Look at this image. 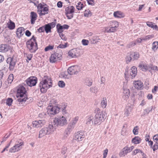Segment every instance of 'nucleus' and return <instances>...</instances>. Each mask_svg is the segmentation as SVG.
Instances as JSON below:
<instances>
[{"instance_id":"nucleus-1","label":"nucleus","mask_w":158,"mask_h":158,"mask_svg":"<svg viewBox=\"0 0 158 158\" xmlns=\"http://www.w3.org/2000/svg\"><path fill=\"white\" fill-rule=\"evenodd\" d=\"M94 113L95 114V116L93 118L94 122L95 124H100L103 122L106 116L105 112L103 111H101L98 108H96L94 110Z\"/></svg>"},{"instance_id":"nucleus-2","label":"nucleus","mask_w":158,"mask_h":158,"mask_svg":"<svg viewBox=\"0 0 158 158\" xmlns=\"http://www.w3.org/2000/svg\"><path fill=\"white\" fill-rule=\"evenodd\" d=\"M52 85V82L51 78L47 76H44L39 84L40 91L42 93L46 92L47 90L51 87Z\"/></svg>"},{"instance_id":"nucleus-3","label":"nucleus","mask_w":158,"mask_h":158,"mask_svg":"<svg viewBox=\"0 0 158 158\" xmlns=\"http://www.w3.org/2000/svg\"><path fill=\"white\" fill-rule=\"evenodd\" d=\"M56 103L54 99H52L50 102L49 106H48V112L50 114L54 115L58 113L60 109L62 110H65L66 105L64 104L62 107H60L58 106H54L52 103Z\"/></svg>"},{"instance_id":"nucleus-4","label":"nucleus","mask_w":158,"mask_h":158,"mask_svg":"<svg viewBox=\"0 0 158 158\" xmlns=\"http://www.w3.org/2000/svg\"><path fill=\"white\" fill-rule=\"evenodd\" d=\"M26 90L25 88L22 85H20L17 87V97L19 98L17 100L20 103L25 102L27 99L26 98Z\"/></svg>"},{"instance_id":"nucleus-5","label":"nucleus","mask_w":158,"mask_h":158,"mask_svg":"<svg viewBox=\"0 0 158 158\" xmlns=\"http://www.w3.org/2000/svg\"><path fill=\"white\" fill-rule=\"evenodd\" d=\"M65 116H62L58 118H55L53 123H51L53 127H55V130L58 126H63L67 125L68 123L66 117Z\"/></svg>"},{"instance_id":"nucleus-6","label":"nucleus","mask_w":158,"mask_h":158,"mask_svg":"<svg viewBox=\"0 0 158 158\" xmlns=\"http://www.w3.org/2000/svg\"><path fill=\"white\" fill-rule=\"evenodd\" d=\"M26 44L27 48L31 52H35L38 49L36 37L34 36L27 41Z\"/></svg>"},{"instance_id":"nucleus-7","label":"nucleus","mask_w":158,"mask_h":158,"mask_svg":"<svg viewBox=\"0 0 158 158\" xmlns=\"http://www.w3.org/2000/svg\"><path fill=\"white\" fill-rule=\"evenodd\" d=\"M52 125L50 123L47 127H44L40 131L39 138H42L45 135H48L54 131L55 130V127H53Z\"/></svg>"},{"instance_id":"nucleus-8","label":"nucleus","mask_w":158,"mask_h":158,"mask_svg":"<svg viewBox=\"0 0 158 158\" xmlns=\"http://www.w3.org/2000/svg\"><path fill=\"white\" fill-rule=\"evenodd\" d=\"M62 52L61 51L57 52L52 54L50 57V61L51 63H54L61 60Z\"/></svg>"},{"instance_id":"nucleus-9","label":"nucleus","mask_w":158,"mask_h":158,"mask_svg":"<svg viewBox=\"0 0 158 158\" xmlns=\"http://www.w3.org/2000/svg\"><path fill=\"white\" fill-rule=\"evenodd\" d=\"M37 12L40 16L48 13V8L46 5L39 4L37 6Z\"/></svg>"},{"instance_id":"nucleus-10","label":"nucleus","mask_w":158,"mask_h":158,"mask_svg":"<svg viewBox=\"0 0 158 158\" xmlns=\"http://www.w3.org/2000/svg\"><path fill=\"white\" fill-rule=\"evenodd\" d=\"M80 67L78 66H73L69 68L67 71L69 75H76L80 71Z\"/></svg>"},{"instance_id":"nucleus-11","label":"nucleus","mask_w":158,"mask_h":158,"mask_svg":"<svg viewBox=\"0 0 158 158\" xmlns=\"http://www.w3.org/2000/svg\"><path fill=\"white\" fill-rule=\"evenodd\" d=\"M37 79L35 77H31L26 80L27 84L30 87L35 86L37 83Z\"/></svg>"},{"instance_id":"nucleus-12","label":"nucleus","mask_w":158,"mask_h":158,"mask_svg":"<svg viewBox=\"0 0 158 158\" xmlns=\"http://www.w3.org/2000/svg\"><path fill=\"white\" fill-rule=\"evenodd\" d=\"M23 145V143L22 142L18 143L15 144L14 146L10 148L9 150V152L12 153L18 152L22 148L21 146Z\"/></svg>"},{"instance_id":"nucleus-13","label":"nucleus","mask_w":158,"mask_h":158,"mask_svg":"<svg viewBox=\"0 0 158 158\" xmlns=\"http://www.w3.org/2000/svg\"><path fill=\"white\" fill-rule=\"evenodd\" d=\"M74 8L73 6H69L66 8L65 13L68 19H71L73 17V13L74 11Z\"/></svg>"},{"instance_id":"nucleus-14","label":"nucleus","mask_w":158,"mask_h":158,"mask_svg":"<svg viewBox=\"0 0 158 158\" xmlns=\"http://www.w3.org/2000/svg\"><path fill=\"white\" fill-rule=\"evenodd\" d=\"M6 62L10 65L9 68L10 70H13L15 67L16 63L15 58L14 57H9L7 59Z\"/></svg>"},{"instance_id":"nucleus-15","label":"nucleus","mask_w":158,"mask_h":158,"mask_svg":"<svg viewBox=\"0 0 158 158\" xmlns=\"http://www.w3.org/2000/svg\"><path fill=\"white\" fill-rule=\"evenodd\" d=\"M46 122L44 120H40L35 121L33 122L32 125L34 127L38 128L43 126L45 123Z\"/></svg>"},{"instance_id":"nucleus-16","label":"nucleus","mask_w":158,"mask_h":158,"mask_svg":"<svg viewBox=\"0 0 158 158\" xmlns=\"http://www.w3.org/2000/svg\"><path fill=\"white\" fill-rule=\"evenodd\" d=\"M85 137L84 133L81 131L77 132L75 134V139L79 141L83 140Z\"/></svg>"},{"instance_id":"nucleus-17","label":"nucleus","mask_w":158,"mask_h":158,"mask_svg":"<svg viewBox=\"0 0 158 158\" xmlns=\"http://www.w3.org/2000/svg\"><path fill=\"white\" fill-rule=\"evenodd\" d=\"M130 90L129 89L126 88L123 89V98L127 100L129 98L130 95Z\"/></svg>"},{"instance_id":"nucleus-18","label":"nucleus","mask_w":158,"mask_h":158,"mask_svg":"<svg viewBox=\"0 0 158 158\" xmlns=\"http://www.w3.org/2000/svg\"><path fill=\"white\" fill-rule=\"evenodd\" d=\"M30 16L31 23V24H34L36 20L37 15L36 13L32 11L31 12Z\"/></svg>"},{"instance_id":"nucleus-19","label":"nucleus","mask_w":158,"mask_h":158,"mask_svg":"<svg viewBox=\"0 0 158 158\" xmlns=\"http://www.w3.org/2000/svg\"><path fill=\"white\" fill-rule=\"evenodd\" d=\"M24 30L23 27H19L17 29L16 34L18 38H20L23 35L24 33Z\"/></svg>"},{"instance_id":"nucleus-20","label":"nucleus","mask_w":158,"mask_h":158,"mask_svg":"<svg viewBox=\"0 0 158 158\" xmlns=\"http://www.w3.org/2000/svg\"><path fill=\"white\" fill-rule=\"evenodd\" d=\"M130 152L129 151L128 147L126 146L121 150L119 154V155L120 156H123L126 155L127 153Z\"/></svg>"},{"instance_id":"nucleus-21","label":"nucleus","mask_w":158,"mask_h":158,"mask_svg":"<svg viewBox=\"0 0 158 158\" xmlns=\"http://www.w3.org/2000/svg\"><path fill=\"white\" fill-rule=\"evenodd\" d=\"M9 46L6 44H2L0 45V52H5L9 49Z\"/></svg>"},{"instance_id":"nucleus-22","label":"nucleus","mask_w":158,"mask_h":158,"mask_svg":"<svg viewBox=\"0 0 158 158\" xmlns=\"http://www.w3.org/2000/svg\"><path fill=\"white\" fill-rule=\"evenodd\" d=\"M134 84L135 88L138 89H141L143 86V83L139 80L134 81Z\"/></svg>"},{"instance_id":"nucleus-23","label":"nucleus","mask_w":158,"mask_h":158,"mask_svg":"<svg viewBox=\"0 0 158 158\" xmlns=\"http://www.w3.org/2000/svg\"><path fill=\"white\" fill-rule=\"evenodd\" d=\"M132 110V107L129 106H127L126 107V109L125 110L124 114L126 117H128L130 116L131 114Z\"/></svg>"},{"instance_id":"nucleus-24","label":"nucleus","mask_w":158,"mask_h":158,"mask_svg":"<svg viewBox=\"0 0 158 158\" xmlns=\"http://www.w3.org/2000/svg\"><path fill=\"white\" fill-rule=\"evenodd\" d=\"M137 73V69L134 66H133L131 69L130 76L132 78H134L136 76Z\"/></svg>"},{"instance_id":"nucleus-25","label":"nucleus","mask_w":158,"mask_h":158,"mask_svg":"<svg viewBox=\"0 0 158 158\" xmlns=\"http://www.w3.org/2000/svg\"><path fill=\"white\" fill-rule=\"evenodd\" d=\"M77 50L75 49H72L68 52L69 56L72 58L76 57L77 56L76 54Z\"/></svg>"},{"instance_id":"nucleus-26","label":"nucleus","mask_w":158,"mask_h":158,"mask_svg":"<svg viewBox=\"0 0 158 158\" xmlns=\"http://www.w3.org/2000/svg\"><path fill=\"white\" fill-rule=\"evenodd\" d=\"M139 67L143 71H146L148 69L147 65L144 64L143 62H141L139 63Z\"/></svg>"},{"instance_id":"nucleus-27","label":"nucleus","mask_w":158,"mask_h":158,"mask_svg":"<svg viewBox=\"0 0 158 158\" xmlns=\"http://www.w3.org/2000/svg\"><path fill=\"white\" fill-rule=\"evenodd\" d=\"M141 141V139L139 136H135L132 140V142L135 144L140 143Z\"/></svg>"},{"instance_id":"nucleus-28","label":"nucleus","mask_w":158,"mask_h":158,"mask_svg":"<svg viewBox=\"0 0 158 158\" xmlns=\"http://www.w3.org/2000/svg\"><path fill=\"white\" fill-rule=\"evenodd\" d=\"M7 25L8 27L10 30L13 29L15 27V23L10 20L9 22L7 23Z\"/></svg>"},{"instance_id":"nucleus-29","label":"nucleus","mask_w":158,"mask_h":158,"mask_svg":"<svg viewBox=\"0 0 158 158\" xmlns=\"http://www.w3.org/2000/svg\"><path fill=\"white\" fill-rule=\"evenodd\" d=\"M158 48V42H154L152 44V50L154 51H156Z\"/></svg>"},{"instance_id":"nucleus-30","label":"nucleus","mask_w":158,"mask_h":158,"mask_svg":"<svg viewBox=\"0 0 158 158\" xmlns=\"http://www.w3.org/2000/svg\"><path fill=\"white\" fill-rule=\"evenodd\" d=\"M114 15L115 17L120 18L123 17V15L122 13L119 11L114 12Z\"/></svg>"},{"instance_id":"nucleus-31","label":"nucleus","mask_w":158,"mask_h":158,"mask_svg":"<svg viewBox=\"0 0 158 158\" xmlns=\"http://www.w3.org/2000/svg\"><path fill=\"white\" fill-rule=\"evenodd\" d=\"M93 118H94L92 116L88 117L86 120V123L87 125H89L91 123H94V122L92 123V121H93Z\"/></svg>"},{"instance_id":"nucleus-32","label":"nucleus","mask_w":158,"mask_h":158,"mask_svg":"<svg viewBox=\"0 0 158 158\" xmlns=\"http://www.w3.org/2000/svg\"><path fill=\"white\" fill-rule=\"evenodd\" d=\"M131 55L132 56L133 60H137L139 57V54L137 52H133L131 53Z\"/></svg>"},{"instance_id":"nucleus-33","label":"nucleus","mask_w":158,"mask_h":158,"mask_svg":"<svg viewBox=\"0 0 158 158\" xmlns=\"http://www.w3.org/2000/svg\"><path fill=\"white\" fill-rule=\"evenodd\" d=\"M107 101L106 98H103L101 102V106L102 108H105L107 105Z\"/></svg>"},{"instance_id":"nucleus-34","label":"nucleus","mask_w":158,"mask_h":158,"mask_svg":"<svg viewBox=\"0 0 158 158\" xmlns=\"http://www.w3.org/2000/svg\"><path fill=\"white\" fill-rule=\"evenodd\" d=\"M110 26L115 28H117L119 26V24L118 22L114 21L110 23Z\"/></svg>"},{"instance_id":"nucleus-35","label":"nucleus","mask_w":158,"mask_h":158,"mask_svg":"<svg viewBox=\"0 0 158 158\" xmlns=\"http://www.w3.org/2000/svg\"><path fill=\"white\" fill-rule=\"evenodd\" d=\"M44 30L46 33H48L51 31V28L49 24H47L44 26Z\"/></svg>"},{"instance_id":"nucleus-36","label":"nucleus","mask_w":158,"mask_h":158,"mask_svg":"<svg viewBox=\"0 0 158 158\" xmlns=\"http://www.w3.org/2000/svg\"><path fill=\"white\" fill-rule=\"evenodd\" d=\"M57 31L59 33H62L63 31V29L62 25L59 24H58L56 25Z\"/></svg>"},{"instance_id":"nucleus-37","label":"nucleus","mask_w":158,"mask_h":158,"mask_svg":"<svg viewBox=\"0 0 158 158\" xmlns=\"http://www.w3.org/2000/svg\"><path fill=\"white\" fill-rule=\"evenodd\" d=\"M154 35H147L143 37V41H146L147 40H149L152 39V38L154 37Z\"/></svg>"},{"instance_id":"nucleus-38","label":"nucleus","mask_w":158,"mask_h":158,"mask_svg":"<svg viewBox=\"0 0 158 158\" xmlns=\"http://www.w3.org/2000/svg\"><path fill=\"white\" fill-rule=\"evenodd\" d=\"M92 80L91 79H85V85L89 86H91L92 84Z\"/></svg>"},{"instance_id":"nucleus-39","label":"nucleus","mask_w":158,"mask_h":158,"mask_svg":"<svg viewBox=\"0 0 158 158\" xmlns=\"http://www.w3.org/2000/svg\"><path fill=\"white\" fill-rule=\"evenodd\" d=\"M84 6V5L81 2H79L76 5L77 8L79 10L82 9Z\"/></svg>"},{"instance_id":"nucleus-40","label":"nucleus","mask_w":158,"mask_h":158,"mask_svg":"<svg viewBox=\"0 0 158 158\" xmlns=\"http://www.w3.org/2000/svg\"><path fill=\"white\" fill-rule=\"evenodd\" d=\"M90 91L92 93H96L98 92V89L97 87L93 86L90 88Z\"/></svg>"},{"instance_id":"nucleus-41","label":"nucleus","mask_w":158,"mask_h":158,"mask_svg":"<svg viewBox=\"0 0 158 158\" xmlns=\"http://www.w3.org/2000/svg\"><path fill=\"white\" fill-rule=\"evenodd\" d=\"M71 132V131L66 129L65 130L64 133V139H66L67 137L69 135V134H70Z\"/></svg>"},{"instance_id":"nucleus-42","label":"nucleus","mask_w":158,"mask_h":158,"mask_svg":"<svg viewBox=\"0 0 158 158\" xmlns=\"http://www.w3.org/2000/svg\"><path fill=\"white\" fill-rule=\"evenodd\" d=\"M14 77L13 74H10L7 79V81L9 83H11L13 80Z\"/></svg>"},{"instance_id":"nucleus-43","label":"nucleus","mask_w":158,"mask_h":158,"mask_svg":"<svg viewBox=\"0 0 158 158\" xmlns=\"http://www.w3.org/2000/svg\"><path fill=\"white\" fill-rule=\"evenodd\" d=\"M92 15V13L89 10H85L84 13V16L85 17H89Z\"/></svg>"},{"instance_id":"nucleus-44","label":"nucleus","mask_w":158,"mask_h":158,"mask_svg":"<svg viewBox=\"0 0 158 158\" xmlns=\"http://www.w3.org/2000/svg\"><path fill=\"white\" fill-rule=\"evenodd\" d=\"M78 120V117H76L71 120V122L75 126Z\"/></svg>"},{"instance_id":"nucleus-45","label":"nucleus","mask_w":158,"mask_h":158,"mask_svg":"<svg viewBox=\"0 0 158 158\" xmlns=\"http://www.w3.org/2000/svg\"><path fill=\"white\" fill-rule=\"evenodd\" d=\"M13 99L11 98H8L7 99L6 101V104L9 106L11 105L13 102Z\"/></svg>"},{"instance_id":"nucleus-46","label":"nucleus","mask_w":158,"mask_h":158,"mask_svg":"<svg viewBox=\"0 0 158 158\" xmlns=\"http://www.w3.org/2000/svg\"><path fill=\"white\" fill-rule=\"evenodd\" d=\"M132 57L131 55V54H128L126 58V61L127 62H129L132 59Z\"/></svg>"},{"instance_id":"nucleus-47","label":"nucleus","mask_w":158,"mask_h":158,"mask_svg":"<svg viewBox=\"0 0 158 158\" xmlns=\"http://www.w3.org/2000/svg\"><path fill=\"white\" fill-rule=\"evenodd\" d=\"M152 107H149L147 108L144 110V114H148V113L152 110Z\"/></svg>"},{"instance_id":"nucleus-48","label":"nucleus","mask_w":158,"mask_h":158,"mask_svg":"<svg viewBox=\"0 0 158 158\" xmlns=\"http://www.w3.org/2000/svg\"><path fill=\"white\" fill-rule=\"evenodd\" d=\"M67 43H65L64 44H60L58 46L57 48H64L67 47Z\"/></svg>"},{"instance_id":"nucleus-49","label":"nucleus","mask_w":158,"mask_h":158,"mask_svg":"<svg viewBox=\"0 0 158 158\" xmlns=\"http://www.w3.org/2000/svg\"><path fill=\"white\" fill-rule=\"evenodd\" d=\"M58 84L59 86L61 88L64 87L65 86V84L64 81H59L58 82Z\"/></svg>"},{"instance_id":"nucleus-50","label":"nucleus","mask_w":158,"mask_h":158,"mask_svg":"<svg viewBox=\"0 0 158 158\" xmlns=\"http://www.w3.org/2000/svg\"><path fill=\"white\" fill-rule=\"evenodd\" d=\"M54 47V46L53 45H48V46L46 47L45 48V51H48L49 50H52L53 49Z\"/></svg>"},{"instance_id":"nucleus-51","label":"nucleus","mask_w":158,"mask_h":158,"mask_svg":"<svg viewBox=\"0 0 158 158\" xmlns=\"http://www.w3.org/2000/svg\"><path fill=\"white\" fill-rule=\"evenodd\" d=\"M133 132L135 135H136L138 134V129L137 127L136 126L134 128L133 130Z\"/></svg>"},{"instance_id":"nucleus-52","label":"nucleus","mask_w":158,"mask_h":158,"mask_svg":"<svg viewBox=\"0 0 158 158\" xmlns=\"http://www.w3.org/2000/svg\"><path fill=\"white\" fill-rule=\"evenodd\" d=\"M59 34V35L62 40H67V38L63 34L62 32Z\"/></svg>"},{"instance_id":"nucleus-53","label":"nucleus","mask_w":158,"mask_h":158,"mask_svg":"<svg viewBox=\"0 0 158 158\" xmlns=\"http://www.w3.org/2000/svg\"><path fill=\"white\" fill-rule=\"evenodd\" d=\"M82 44L84 45H87L89 43V41L88 40L85 39H83L82 40Z\"/></svg>"},{"instance_id":"nucleus-54","label":"nucleus","mask_w":158,"mask_h":158,"mask_svg":"<svg viewBox=\"0 0 158 158\" xmlns=\"http://www.w3.org/2000/svg\"><path fill=\"white\" fill-rule=\"evenodd\" d=\"M151 148L153 149V151H155L158 149V144L155 143L152 147H152Z\"/></svg>"},{"instance_id":"nucleus-55","label":"nucleus","mask_w":158,"mask_h":158,"mask_svg":"<svg viewBox=\"0 0 158 158\" xmlns=\"http://www.w3.org/2000/svg\"><path fill=\"white\" fill-rule=\"evenodd\" d=\"M108 152V150L106 148L104 151V153H103V158H106V157L107 153Z\"/></svg>"},{"instance_id":"nucleus-56","label":"nucleus","mask_w":158,"mask_h":158,"mask_svg":"<svg viewBox=\"0 0 158 158\" xmlns=\"http://www.w3.org/2000/svg\"><path fill=\"white\" fill-rule=\"evenodd\" d=\"M44 26L43 27H40L37 30L38 32H44Z\"/></svg>"},{"instance_id":"nucleus-57","label":"nucleus","mask_w":158,"mask_h":158,"mask_svg":"<svg viewBox=\"0 0 158 158\" xmlns=\"http://www.w3.org/2000/svg\"><path fill=\"white\" fill-rule=\"evenodd\" d=\"M74 128V127H73V126H72L69 124L66 129L72 131Z\"/></svg>"},{"instance_id":"nucleus-58","label":"nucleus","mask_w":158,"mask_h":158,"mask_svg":"<svg viewBox=\"0 0 158 158\" xmlns=\"http://www.w3.org/2000/svg\"><path fill=\"white\" fill-rule=\"evenodd\" d=\"M56 23V22H52V23H48V24H49V25H50L51 27V28H52L54 27L55 26Z\"/></svg>"},{"instance_id":"nucleus-59","label":"nucleus","mask_w":158,"mask_h":158,"mask_svg":"<svg viewBox=\"0 0 158 158\" xmlns=\"http://www.w3.org/2000/svg\"><path fill=\"white\" fill-rule=\"evenodd\" d=\"M105 32H107V33H110V27H107L105 28Z\"/></svg>"},{"instance_id":"nucleus-60","label":"nucleus","mask_w":158,"mask_h":158,"mask_svg":"<svg viewBox=\"0 0 158 158\" xmlns=\"http://www.w3.org/2000/svg\"><path fill=\"white\" fill-rule=\"evenodd\" d=\"M67 149L65 147H64L62 148L61 150V153L63 154H64L67 151Z\"/></svg>"},{"instance_id":"nucleus-61","label":"nucleus","mask_w":158,"mask_h":158,"mask_svg":"<svg viewBox=\"0 0 158 158\" xmlns=\"http://www.w3.org/2000/svg\"><path fill=\"white\" fill-rule=\"evenodd\" d=\"M158 87L157 86H155L154 89H152V93L155 94L158 89Z\"/></svg>"},{"instance_id":"nucleus-62","label":"nucleus","mask_w":158,"mask_h":158,"mask_svg":"<svg viewBox=\"0 0 158 158\" xmlns=\"http://www.w3.org/2000/svg\"><path fill=\"white\" fill-rule=\"evenodd\" d=\"M89 4L92 6L94 5V0H86Z\"/></svg>"},{"instance_id":"nucleus-63","label":"nucleus","mask_w":158,"mask_h":158,"mask_svg":"<svg viewBox=\"0 0 158 158\" xmlns=\"http://www.w3.org/2000/svg\"><path fill=\"white\" fill-rule=\"evenodd\" d=\"M117 28L112 26L110 27V33L115 32Z\"/></svg>"},{"instance_id":"nucleus-64","label":"nucleus","mask_w":158,"mask_h":158,"mask_svg":"<svg viewBox=\"0 0 158 158\" xmlns=\"http://www.w3.org/2000/svg\"><path fill=\"white\" fill-rule=\"evenodd\" d=\"M153 139L155 142L158 140V134L156 135L153 137Z\"/></svg>"}]
</instances>
